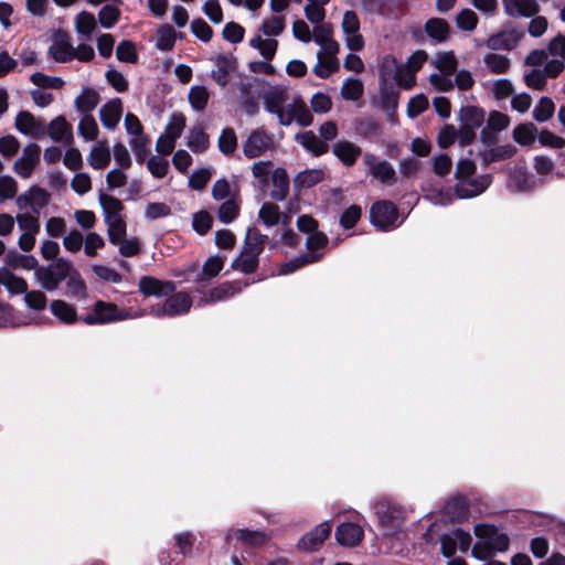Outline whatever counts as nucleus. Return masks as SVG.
<instances>
[{"mask_svg": "<svg viewBox=\"0 0 565 565\" xmlns=\"http://www.w3.org/2000/svg\"><path fill=\"white\" fill-rule=\"evenodd\" d=\"M71 269L72 264L68 260L57 258L46 267H39L34 271V277L43 289L46 291H53L57 289L64 279H66Z\"/></svg>", "mask_w": 565, "mask_h": 565, "instance_id": "nucleus-1", "label": "nucleus"}, {"mask_svg": "<svg viewBox=\"0 0 565 565\" xmlns=\"http://www.w3.org/2000/svg\"><path fill=\"white\" fill-rule=\"evenodd\" d=\"M277 147L275 137L264 128L253 129L242 145L243 153L248 159L273 152Z\"/></svg>", "mask_w": 565, "mask_h": 565, "instance_id": "nucleus-2", "label": "nucleus"}, {"mask_svg": "<svg viewBox=\"0 0 565 565\" xmlns=\"http://www.w3.org/2000/svg\"><path fill=\"white\" fill-rule=\"evenodd\" d=\"M142 315L143 312L132 316L125 310H120L115 303L98 300L94 305L92 312L85 316L82 320L88 326H95L141 317Z\"/></svg>", "mask_w": 565, "mask_h": 565, "instance_id": "nucleus-3", "label": "nucleus"}, {"mask_svg": "<svg viewBox=\"0 0 565 565\" xmlns=\"http://www.w3.org/2000/svg\"><path fill=\"white\" fill-rule=\"evenodd\" d=\"M19 230L22 232L18 245L23 252H30L35 246V236L40 232L39 215L30 212L18 213L15 216Z\"/></svg>", "mask_w": 565, "mask_h": 565, "instance_id": "nucleus-4", "label": "nucleus"}, {"mask_svg": "<svg viewBox=\"0 0 565 565\" xmlns=\"http://www.w3.org/2000/svg\"><path fill=\"white\" fill-rule=\"evenodd\" d=\"M381 78L386 82L394 79L399 87L409 89L415 85V72L397 63L396 58L385 56L381 66Z\"/></svg>", "mask_w": 565, "mask_h": 565, "instance_id": "nucleus-5", "label": "nucleus"}, {"mask_svg": "<svg viewBox=\"0 0 565 565\" xmlns=\"http://www.w3.org/2000/svg\"><path fill=\"white\" fill-rule=\"evenodd\" d=\"M288 99V90L282 87H273L264 95L265 110L277 115L279 124L282 126H288L291 124V118L287 114Z\"/></svg>", "mask_w": 565, "mask_h": 565, "instance_id": "nucleus-6", "label": "nucleus"}, {"mask_svg": "<svg viewBox=\"0 0 565 565\" xmlns=\"http://www.w3.org/2000/svg\"><path fill=\"white\" fill-rule=\"evenodd\" d=\"M191 306V297L186 292L180 291L167 298L163 303L153 306L150 313L157 318L175 317L189 312Z\"/></svg>", "mask_w": 565, "mask_h": 565, "instance_id": "nucleus-7", "label": "nucleus"}, {"mask_svg": "<svg viewBox=\"0 0 565 565\" xmlns=\"http://www.w3.org/2000/svg\"><path fill=\"white\" fill-rule=\"evenodd\" d=\"M370 218L379 230L390 231L397 226V209L388 201L376 202L371 207Z\"/></svg>", "mask_w": 565, "mask_h": 565, "instance_id": "nucleus-8", "label": "nucleus"}, {"mask_svg": "<svg viewBox=\"0 0 565 565\" xmlns=\"http://www.w3.org/2000/svg\"><path fill=\"white\" fill-rule=\"evenodd\" d=\"M492 182L490 174L467 177L459 179L455 185V193L460 199H470L483 193Z\"/></svg>", "mask_w": 565, "mask_h": 565, "instance_id": "nucleus-9", "label": "nucleus"}, {"mask_svg": "<svg viewBox=\"0 0 565 565\" xmlns=\"http://www.w3.org/2000/svg\"><path fill=\"white\" fill-rule=\"evenodd\" d=\"M363 162L367 167L370 174L381 183L393 185L396 182L395 170L386 160H381L373 153L366 152L363 156Z\"/></svg>", "mask_w": 565, "mask_h": 565, "instance_id": "nucleus-10", "label": "nucleus"}, {"mask_svg": "<svg viewBox=\"0 0 565 565\" xmlns=\"http://www.w3.org/2000/svg\"><path fill=\"white\" fill-rule=\"evenodd\" d=\"M331 523L324 521L318 524L313 530L302 535L298 543L297 548L301 552H317L320 550L324 541L330 536Z\"/></svg>", "mask_w": 565, "mask_h": 565, "instance_id": "nucleus-11", "label": "nucleus"}, {"mask_svg": "<svg viewBox=\"0 0 565 565\" xmlns=\"http://www.w3.org/2000/svg\"><path fill=\"white\" fill-rule=\"evenodd\" d=\"M345 35V44L351 51H361L364 47V39L360 33V20L354 11H345L341 23Z\"/></svg>", "mask_w": 565, "mask_h": 565, "instance_id": "nucleus-12", "label": "nucleus"}, {"mask_svg": "<svg viewBox=\"0 0 565 565\" xmlns=\"http://www.w3.org/2000/svg\"><path fill=\"white\" fill-rule=\"evenodd\" d=\"M41 147L36 143L26 145L21 157L14 162L13 171L22 179H29L40 163Z\"/></svg>", "mask_w": 565, "mask_h": 565, "instance_id": "nucleus-13", "label": "nucleus"}, {"mask_svg": "<svg viewBox=\"0 0 565 565\" xmlns=\"http://www.w3.org/2000/svg\"><path fill=\"white\" fill-rule=\"evenodd\" d=\"M524 33L522 30L515 28L504 29L501 32L489 36L486 41V45L492 51H511L518 45Z\"/></svg>", "mask_w": 565, "mask_h": 565, "instance_id": "nucleus-14", "label": "nucleus"}, {"mask_svg": "<svg viewBox=\"0 0 565 565\" xmlns=\"http://www.w3.org/2000/svg\"><path fill=\"white\" fill-rule=\"evenodd\" d=\"M49 194L39 186H32L25 193L20 194L15 202L20 211L31 209V213L40 215V211L47 204Z\"/></svg>", "mask_w": 565, "mask_h": 565, "instance_id": "nucleus-15", "label": "nucleus"}, {"mask_svg": "<svg viewBox=\"0 0 565 565\" xmlns=\"http://www.w3.org/2000/svg\"><path fill=\"white\" fill-rule=\"evenodd\" d=\"M14 126L19 132L32 138H40L46 131L44 121L35 118L26 110H22L17 115Z\"/></svg>", "mask_w": 565, "mask_h": 565, "instance_id": "nucleus-16", "label": "nucleus"}, {"mask_svg": "<svg viewBox=\"0 0 565 565\" xmlns=\"http://www.w3.org/2000/svg\"><path fill=\"white\" fill-rule=\"evenodd\" d=\"M475 534L480 540H486L493 552H504L509 548V537L500 533L494 526L489 524H477Z\"/></svg>", "mask_w": 565, "mask_h": 565, "instance_id": "nucleus-17", "label": "nucleus"}, {"mask_svg": "<svg viewBox=\"0 0 565 565\" xmlns=\"http://www.w3.org/2000/svg\"><path fill=\"white\" fill-rule=\"evenodd\" d=\"M233 537L249 547H260L269 541V536L265 532L252 531L248 529L227 530L225 534V542L230 543Z\"/></svg>", "mask_w": 565, "mask_h": 565, "instance_id": "nucleus-18", "label": "nucleus"}, {"mask_svg": "<svg viewBox=\"0 0 565 565\" xmlns=\"http://www.w3.org/2000/svg\"><path fill=\"white\" fill-rule=\"evenodd\" d=\"M504 13L511 18H532L540 11L536 0H502Z\"/></svg>", "mask_w": 565, "mask_h": 565, "instance_id": "nucleus-19", "label": "nucleus"}, {"mask_svg": "<svg viewBox=\"0 0 565 565\" xmlns=\"http://www.w3.org/2000/svg\"><path fill=\"white\" fill-rule=\"evenodd\" d=\"M122 102L120 98H113L99 109V118L103 126L109 130L117 128L122 116Z\"/></svg>", "mask_w": 565, "mask_h": 565, "instance_id": "nucleus-20", "label": "nucleus"}, {"mask_svg": "<svg viewBox=\"0 0 565 565\" xmlns=\"http://www.w3.org/2000/svg\"><path fill=\"white\" fill-rule=\"evenodd\" d=\"M335 540L342 546H356L363 539V529L351 522L340 524L335 530Z\"/></svg>", "mask_w": 565, "mask_h": 565, "instance_id": "nucleus-21", "label": "nucleus"}, {"mask_svg": "<svg viewBox=\"0 0 565 565\" xmlns=\"http://www.w3.org/2000/svg\"><path fill=\"white\" fill-rule=\"evenodd\" d=\"M47 135L53 141L65 146L73 142V127L63 116H57L49 124Z\"/></svg>", "mask_w": 565, "mask_h": 565, "instance_id": "nucleus-22", "label": "nucleus"}, {"mask_svg": "<svg viewBox=\"0 0 565 565\" xmlns=\"http://www.w3.org/2000/svg\"><path fill=\"white\" fill-rule=\"evenodd\" d=\"M139 290L146 296L162 297L173 294L174 284L171 281H161L150 276H143L139 280Z\"/></svg>", "mask_w": 565, "mask_h": 565, "instance_id": "nucleus-23", "label": "nucleus"}, {"mask_svg": "<svg viewBox=\"0 0 565 565\" xmlns=\"http://www.w3.org/2000/svg\"><path fill=\"white\" fill-rule=\"evenodd\" d=\"M50 55L58 63H66L74 58V46L65 33H57L49 47Z\"/></svg>", "mask_w": 565, "mask_h": 565, "instance_id": "nucleus-24", "label": "nucleus"}, {"mask_svg": "<svg viewBox=\"0 0 565 565\" xmlns=\"http://www.w3.org/2000/svg\"><path fill=\"white\" fill-rule=\"evenodd\" d=\"M258 217L266 226H274L279 223L287 226L291 221L290 215L281 213L279 206L270 202H265L260 206Z\"/></svg>", "mask_w": 565, "mask_h": 565, "instance_id": "nucleus-25", "label": "nucleus"}, {"mask_svg": "<svg viewBox=\"0 0 565 565\" xmlns=\"http://www.w3.org/2000/svg\"><path fill=\"white\" fill-rule=\"evenodd\" d=\"M333 153L344 166L351 167L362 153V149L351 141L341 140L333 145Z\"/></svg>", "mask_w": 565, "mask_h": 565, "instance_id": "nucleus-26", "label": "nucleus"}, {"mask_svg": "<svg viewBox=\"0 0 565 565\" xmlns=\"http://www.w3.org/2000/svg\"><path fill=\"white\" fill-rule=\"evenodd\" d=\"M98 199L103 209L105 223L125 218L122 215L124 204L120 200L105 193H100Z\"/></svg>", "mask_w": 565, "mask_h": 565, "instance_id": "nucleus-27", "label": "nucleus"}, {"mask_svg": "<svg viewBox=\"0 0 565 565\" xmlns=\"http://www.w3.org/2000/svg\"><path fill=\"white\" fill-rule=\"evenodd\" d=\"M111 160V153L107 142L98 141L89 152L87 158L88 163L96 170L105 169Z\"/></svg>", "mask_w": 565, "mask_h": 565, "instance_id": "nucleus-28", "label": "nucleus"}, {"mask_svg": "<svg viewBox=\"0 0 565 565\" xmlns=\"http://www.w3.org/2000/svg\"><path fill=\"white\" fill-rule=\"evenodd\" d=\"M258 264L259 254L243 247L239 255L233 260L232 268L244 274H252L257 269Z\"/></svg>", "mask_w": 565, "mask_h": 565, "instance_id": "nucleus-29", "label": "nucleus"}, {"mask_svg": "<svg viewBox=\"0 0 565 565\" xmlns=\"http://www.w3.org/2000/svg\"><path fill=\"white\" fill-rule=\"evenodd\" d=\"M287 114L290 116L291 122L296 120L303 127L310 126L313 121L310 110L301 98H295L291 104L287 105Z\"/></svg>", "mask_w": 565, "mask_h": 565, "instance_id": "nucleus-30", "label": "nucleus"}, {"mask_svg": "<svg viewBox=\"0 0 565 565\" xmlns=\"http://www.w3.org/2000/svg\"><path fill=\"white\" fill-rule=\"evenodd\" d=\"M99 95L95 89L90 87H84L81 94L76 96L74 106L79 113L86 115L90 114V111L96 108V106L99 104Z\"/></svg>", "mask_w": 565, "mask_h": 565, "instance_id": "nucleus-31", "label": "nucleus"}, {"mask_svg": "<svg viewBox=\"0 0 565 565\" xmlns=\"http://www.w3.org/2000/svg\"><path fill=\"white\" fill-rule=\"evenodd\" d=\"M50 308L52 315L62 323L73 324L79 319L76 309L64 300H53Z\"/></svg>", "mask_w": 565, "mask_h": 565, "instance_id": "nucleus-32", "label": "nucleus"}, {"mask_svg": "<svg viewBox=\"0 0 565 565\" xmlns=\"http://www.w3.org/2000/svg\"><path fill=\"white\" fill-rule=\"evenodd\" d=\"M295 139L303 148L316 156L326 153L329 148L328 145L321 141L311 130L296 135Z\"/></svg>", "mask_w": 565, "mask_h": 565, "instance_id": "nucleus-33", "label": "nucleus"}, {"mask_svg": "<svg viewBox=\"0 0 565 565\" xmlns=\"http://www.w3.org/2000/svg\"><path fill=\"white\" fill-rule=\"evenodd\" d=\"M379 519L386 535L398 532L403 526L401 512L396 509L388 508L386 511L379 512Z\"/></svg>", "mask_w": 565, "mask_h": 565, "instance_id": "nucleus-34", "label": "nucleus"}, {"mask_svg": "<svg viewBox=\"0 0 565 565\" xmlns=\"http://www.w3.org/2000/svg\"><path fill=\"white\" fill-rule=\"evenodd\" d=\"M273 189L270 198L275 201H282L286 199L289 191V180L287 173L282 169H276L271 174Z\"/></svg>", "mask_w": 565, "mask_h": 565, "instance_id": "nucleus-35", "label": "nucleus"}, {"mask_svg": "<svg viewBox=\"0 0 565 565\" xmlns=\"http://www.w3.org/2000/svg\"><path fill=\"white\" fill-rule=\"evenodd\" d=\"M186 146L195 153L204 152L210 146V138L202 126H194L188 135Z\"/></svg>", "mask_w": 565, "mask_h": 565, "instance_id": "nucleus-36", "label": "nucleus"}, {"mask_svg": "<svg viewBox=\"0 0 565 565\" xmlns=\"http://www.w3.org/2000/svg\"><path fill=\"white\" fill-rule=\"evenodd\" d=\"M482 61L492 74H505L511 66L510 58L507 55L498 53H487Z\"/></svg>", "mask_w": 565, "mask_h": 565, "instance_id": "nucleus-37", "label": "nucleus"}, {"mask_svg": "<svg viewBox=\"0 0 565 565\" xmlns=\"http://www.w3.org/2000/svg\"><path fill=\"white\" fill-rule=\"evenodd\" d=\"M0 284L11 294H25L28 290L26 281L23 278L15 276L7 268L0 269Z\"/></svg>", "mask_w": 565, "mask_h": 565, "instance_id": "nucleus-38", "label": "nucleus"}, {"mask_svg": "<svg viewBox=\"0 0 565 565\" xmlns=\"http://www.w3.org/2000/svg\"><path fill=\"white\" fill-rule=\"evenodd\" d=\"M425 31L436 42H444L449 34V24L440 18H431L425 24Z\"/></svg>", "mask_w": 565, "mask_h": 565, "instance_id": "nucleus-39", "label": "nucleus"}, {"mask_svg": "<svg viewBox=\"0 0 565 565\" xmlns=\"http://www.w3.org/2000/svg\"><path fill=\"white\" fill-rule=\"evenodd\" d=\"M516 149L512 145H502L494 148L486 149L481 152V158L484 163H491L495 161H502L511 158L515 153Z\"/></svg>", "mask_w": 565, "mask_h": 565, "instance_id": "nucleus-40", "label": "nucleus"}, {"mask_svg": "<svg viewBox=\"0 0 565 565\" xmlns=\"http://www.w3.org/2000/svg\"><path fill=\"white\" fill-rule=\"evenodd\" d=\"M462 126L477 129L484 121V111L476 106H466L460 110Z\"/></svg>", "mask_w": 565, "mask_h": 565, "instance_id": "nucleus-41", "label": "nucleus"}, {"mask_svg": "<svg viewBox=\"0 0 565 565\" xmlns=\"http://www.w3.org/2000/svg\"><path fill=\"white\" fill-rule=\"evenodd\" d=\"M242 287L233 282H224L209 291V296L204 301L206 303L222 301L228 299L239 292Z\"/></svg>", "mask_w": 565, "mask_h": 565, "instance_id": "nucleus-42", "label": "nucleus"}, {"mask_svg": "<svg viewBox=\"0 0 565 565\" xmlns=\"http://www.w3.org/2000/svg\"><path fill=\"white\" fill-rule=\"evenodd\" d=\"M210 99V92L205 86H192L188 94V100L195 111H202L206 108Z\"/></svg>", "mask_w": 565, "mask_h": 565, "instance_id": "nucleus-43", "label": "nucleus"}, {"mask_svg": "<svg viewBox=\"0 0 565 565\" xmlns=\"http://www.w3.org/2000/svg\"><path fill=\"white\" fill-rule=\"evenodd\" d=\"M66 279L67 294L73 298L85 299L87 296L86 285L81 275L72 268Z\"/></svg>", "mask_w": 565, "mask_h": 565, "instance_id": "nucleus-44", "label": "nucleus"}, {"mask_svg": "<svg viewBox=\"0 0 565 565\" xmlns=\"http://www.w3.org/2000/svg\"><path fill=\"white\" fill-rule=\"evenodd\" d=\"M175 31L170 24L161 25L157 31L156 47L160 51H171L175 44Z\"/></svg>", "mask_w": 565, "mask_h": 565, "instance_id": "nucleus-45", "label": "nucleus"}, {"mask_svg": "<svg viewBox=\"0 0 565 565\" xmlns=\"http://www.w3.org/2000/svg\"><path fill=\"white\" fill-rule=\"evenodd\" d=\"M555 104L550 97H541L533 109V118L539 122H545L552 118Z\"/></svg>", "mask_w": 565, "mask_h": 565, "instance_id": "nucleus-46", "label": "nucleus"}, {"mask_svg": "<svg viewBox=\"0 0 565 565\" xmlns=\"http://www.w3.org/2000/svg\"><path fill=\"white\" fill-rule=\"evenodd\" d=\"M267 235L262 234L256 227H249L246 232L244 248H248L257 254L264 250Z\"/></svg>", "mask_w": 565, "mask_h": 565, "instance_id": "nucleus-47", "label": "nucleus"}, {"mask_svg": "<svg viewBox=\"0 0 565 565\" xmlns=\"http://www.w3.org/2000/svg\"><path fill=\"white\" fill-rule=\"evenodd\" d=\"M75 29L76 31L88 38L96 29V18L93 13L82 11L75 17Z\"/></svg>", "mask_w": 565, "mask_h": 565, "instance_id": "nucleus-48", "label": "nucleus"}, {"mask_svg": "<svg viewBox=\"0 0 565 565\" xmlns=\"http://www.w3.org/2000/svg\"><path fill=\"white\" fill-rule=\"evenodd\" d=\"M78 134L87 141H93L98 136V126L90 114L83 115L78 124Z\"/></svg>", "mask_w": 565, "mask_h": 565, "instance_id": "nucleus-49", "label": "nucleus"}, {"mask_svg": "<svg viewBox=\"0 0 565 565\" xmlns=\"http://www.w3.org/2000/svg\"><path fill=\"white\" fill-rule=\"evenodd\" d=\"M537 128L533 122L522 124L514 128V140L523 146L530 145L535 140Z\"/></svg>", "mask_w": 565, "mask_h": 565, "instance_id": "nucleus-50", "label": "nucleus"}, {"mask_svg": "<svg viewBox=\"0 0 565 565\" xmlns=\"http://www.w3.org/2000/svg\"><path fill=\"white\" fill-rule=\"evenodd\" d=\"M364 87L358 78H347L341 87V96L347 100L355 102L363 95Z\"/></svg>", "mask_w": 565, "mask_h": 565, "instance_id": "nucleus-51", "label": "nucleus"}, {"mask_svg": "<svg viewBox=\"0 0 565 565\" xmlns=\"http://www.w3.org/2000/svg\"><path fill=\"white\" fill-rule=\"evenodd\" d=\"M185 116L182 113L172 114L163 134L177 141L185 128Z\"/></svg>", "mask_w": 565, "mask_h": 565, "instance_id": "nucleus-52", "label": "nucleus"}, {"mask_svg": "<svg viewBox=\"0 0 565 565\" xmlns=\"http://www.w3.org/2000/svg\"><path fill=\"white\" fill-rule=\"evenodd\" d=\"M120 18V10L114 4H105L98 12V22L105 29H111Z\"/></svg>", "mask_w": 565, "mask_h": 565, "instance_id": "nucleus-53", "label": "nucleus"}, {"mask_svg": "<svg viewBox=\"0 0 565 565\" xmlns=\"http://www.w3.org/2000/svg\"><path fill=\"white\" fill-rule=\"evenodd\" d=\"M149 138L143 134L140 136L131 137L129 140V146L135 153L136 160L138 162H143L149 153Z\"/></svg>", "mask_w": 565, "mask_h": 565, "instance_id": "nucleus-54", "label": "nucleus"}, {"mask_svg": "<svg viewBox=\"0 0 565 565\" xmlns=\"http://www.w3.org/2000/svg\"><path fill=\"white\" fill-rule=\"evenodd\" d=\"M286 26L284 15H271L262 23V31L267 36H277L282 33Z\"/></svg>", "mask_w": 565, "mask_h": 565, "instance_id": "nucleus-55", "label": "nucleus"}, {"mask_svg": "<svg viewBox=\"0 0 565 565\" xmlns=\"http://www.w3.org/2000/svg\"><path fill=\"white\" fill-rule=\"evenodd\" d=\"M218 149L222 153L230 156L234 153L237 147V137L233 128L223 129L218 138Z\"/></svg>", "mask_w": 565, "mask_h": 565, "instance_id": "nucleus-56", "label": "nucleus"}, {"mask_svg": "<svg viewBox=\"0 0 565 565\" xmlns=\"http://www.w3.org/2000/svg\"><path fill=\"white\" fill-rule=\"evenodd\" d=\"M435 66L446 75H452L457 68V58L452 52L440 53L434 61Z\"/></svg>", "mask_w": 565, "mask_h": 565, "instance_id": "nucleus-57", "label": "nucleus"}, {"mask_svg": "<svg viewBox=\"0 0 565 565\" xmlns=\"http://www.w3.org/2000/svg\"><path fill=\"white\" fill-rule=\"evenodd\" d=\"M216 70L212 71V78L222 87L228 82L231 60L226 56H220L216 61Z\"/></svg>", "mask_w": 565, "mask_h": 565, "instance_id": "nucleus-58", "label": "nucleus"}, {"mask_svg": "<svg viewBox=\"0 0 565 565\" xmlns=\"http://www.w3.org/2000/svg\"><path fill=\"white\" fill-rule=\"evenodd\" d=\"M238 213L237 202L234 199H228L220 205L217 216L222 223L228 224L237 217Z\"/></svg>", "mask_w": 565, "mask_h": 565, "instance_id": "nucleus-59", "label": "nucleus"}, {"mask_svg": "<svg viewBox=\"0 0 565 565\" xmlns=\"http://www.w3.org/2000/svg\"><path fill=\"white\" fill-rule=\"evenodd\" d=\"M105 224L107 225L108 239L113 245L126 237L127 224L125 218L115 220Z\"/></svg>", "mask_w": 565, "mask_h": 565, "instance_id": "nucleus-60", "label": "nucleus"}, {"mask_svg": "<svg viewBox=\"0 0 565 565\" xmlns=\"http://www.w3.org/2000/svg\"><path fill=\"white\" fill-rule=\"evenodd\" d=\"M116 56L121 62L136 63L138 55L131 41H121L116 49Z\"/></svg>", "mask_w": 565, "mask_h": 565, "instance_id": "nucleus-61", "label": "nucleus"}, {"mask_svg": "<svg viewBox=\"0 0 565 565\" xmlns=\"http://www.w3.org/2000/svg\"><path fill=\"white\" fill-rule=\"evenodd\" d=\"M213 218L206 211L193 214L192 226L200 235H205L212 227Z\"/></svg>", "mask_w": 565, "mask_h": 565, "instance_id": "nucleus-62", "label": "nucleus"}, {"mask_svg": "<svg viewBox=\"0 0 565 565\" xmlns=\"http://www.w3.org/2000/svg\"><path fill=\"white\" fill-rule=\"evenodd\" d=\"M24 302L25 305L36 311L44 310L47 303V298L43 291L32 290L25 291L24 294Z\"/></svg>", "mask_w": 565, "mask_h": 565, "instance_id": "nucleus-63", "label": "nucleus"}, {"mask_svg": "<svg viewBox=\"0 0 565 565\" xmlns=\"http://www.w3.org/2000/svg\"><path fill=\"white\" fill-rule=\"evenodd\" d=\"M478 23L477 14L470 9L461 10L456 17V24L460 30L472 31Z\"/></svg>", "mask_w": 565, "mask_h": 565, "instance_id": "nucleus-64", "label": "nucleus"}]
</instances>
